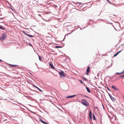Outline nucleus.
Listing matches in <instances>:
<instances>
[{
	"instance_id": "1",
	"label": "nucleus",
	"mask_w": 124,
	"mask_h": 124,
	"mask_svg": "<svg viewBox=\"0 0 124 124\" xmlns=\"http://www.w3.org/2000/svg\"><path fill=\"white\" fill-rule=\"evenodd\" d=\"M81 103L85 106H87L89 105L88 102L85 100L83 99L81 101Z\"/></svg>"
},
{
	"instance_id": "2",
	"label": "nucleus",
	"mask_w": 124,
	"mask_h": 124,
	"mask_svg": "<svg viewBox=\"0 0 124 124\" xmlns=\"http://www.w3.org/2000/svg\"><path fill=\"white\" fill-rule=\"evenodd\" d=\"M6 35L5 33H3L2 34L1 37L0 38V40L1 41H3L6 38Z\"/></svg>"
},
{
	"instance_id": "3",
	"label": "nucleus",
	"mask_w": 124,
	"mask_h": 124,
	"mask_svg": "<svg viewBox=\"0 0 124 124\" xmlns=\"http://www.w3.org/2000/svg\"><path fill=\"white\" fill-rule=\"evenodd\" d=\"M59 74L61 78H63L65 77V74L62 71L59 72Z\"/></svg>"
},
{
	"instance_id": "4",
	"label": "nucleus",
	"mask_w": 124,
	"mask_h": 124,
	"mask_svg": "<svg viewBox=\"0 0 124 124\" xmlns=\"http://www.w3.org/2000/svg\"><path fill=\"white\" fill-rule=\"evenodd\" d=\"M89 118L91 120L92 119V112L91 111H89Z\"/></svg>"
},
{
	"instance_id": "5",
	"label": "nucleus",
	"mask_w": 124,
	"mask_h": 124,
	"mask_svg": "<svg viewBox=\"0 0 124 124\" xmlns=\"http://www.w3.org/2000/svg\"><path fill=\"white\" fill-rule=\"evenodd\" d=\"M90 67L88 66L86 70V74H88L90 72Z\"/></svg>"
},
{
	"instance_id": "6",
	"label": "nucleus",
	"mask_w": 124,
	"mask_h": 124,
	"mask_svg": "<svg viewBox=\"0 0 124 124\" xmlns=\"http://www.w3.org/2000/svg\"><path fill=\"white\" fill-rule=\"evenodd\" d=\"M39 120L41 122L43 123L44 124H48V123L45 122V121H43V120L41 119H40Z\"/></svg>"
},
{
	"instance_id": "7",
	"label": "nucleus",
	"mask_w": 124,
	"mask_h": 124,
	"mask_svg": "<svg viewBox=\"0 0 124 124\" xmlns=\"http://www.w3.org/2000/svg\"><path fill=\"white\" fill-rule=\"evenodd\" d=\"M109 95L113 101H114L116 100V99L112 97L109 94Z\"/></svg>"
},
{
	"instance_id": "8",
	"label": "nucleus",
	"mask_w": 124,
	"mask_h": 124,
	"mask_svg": "<svg viewBox=\"0 0 124 124\" xmlns=\"http://www.w3.org/2000/svg\"><path fill=\"white\" fill-rule=\"evenodd\" d=\"M49 66L51 67V68L52 69H54L55 68L54 67V66L52 64L50 63H49Z\"/></svg>"
},
{
	"instance_id": "9",
	"label": "nucleus",
	"mask_w": 124,
	"mask_h": 124,
	"mask_svg": "<svg viewBox=\"0 0 124 124\" xmlns=\"http://www.w3.org/2000/svg\"><path fill=\"white\" fill-rule=\"evenodd\" d=\"M9 65L11 67H13L15 68L17 66V65L11 64H9Z\"/></svg>"
},
{
	"instance_id": "10",
	"label": "nucleus",
	"mask_w": 124,
	"mask_h": 124,
	"mask_svg": "<svg viewBox=\"0 0 124 124\" xmlns=\"http://www.w3.org/2000/svg\"><path fill=\"white\" fill-rule=\"evenodd\" d=\"M75 95H74L71 96H68L66 97V98H70L74 97L75 96Z\"/></svg>"
},
{
	"instance_id": "11",
	"label": "nucleus",
	"mask_w": 124,
	"mask_h": 124,
	"mask_svg": "<svg viewBox=\"0 0 124 124\" xmlns=\"http://www.w3.org/2000/svg\"><path fill=\"white\" fill-rule=\"evenodd\" d=\"M121 51V50L117 52L114 55L113 57H114L116 56Z\"/></svg>"
},
{
	"instance_id": "12",
	"label": "nucleus",
	"mask_w": 124,
	"mask_h": 124,
	"mask_svg": "<svg viewBox=\"0 0 124 124\" xmlns=\"http://www.w3.org/2000/svg\"><path fill=\"white\" fill-rule=\"evenodd\" d=\"M112 88L114 89L115 90H118V89L116 88V87L115 86H112Z\"/></svg>"
},
{
	"instance_id": "13",
	"label": "nucleus",
	"mask_w": 124,
	"mask_h": 124,
	"mask_svg": "<svg viewBox=\"0 0 124 124\" xmlns=\"http://www.w3.org/2000/svg\"><path fill=\"white\" fill-rule=\"evenodd\" d=\"M25 35H26L28 36L29 37H33V35H30L28 34L27 33H25Z\"/></svg>"
},
{
	"instance_id": "14",
	"label": "nucleus",
	"mask_w": 124,
	"mask_h": 124,
	"mask_svg": "<svg viewBox=\"0 0 124 124\" xmlns=\"http://www.w3.org/2000/svg\"><path fill=\"white\" fill-rule=\"evenodd\" d=\"M86 88L87 91L89 93L91 92L90 90L89 89V88L87 87H86Z\"/></svg>"
},
{
	"instance_id": "15",
	"label": "nucleus",
	"mask_w": 124,
	"mask_h": 124,
	"mask_svg": "<svg viewBox=\"0 0 124 124\" xmlns=\"http://www.w3.org/2000/svg\"><path fill=\"white\" fill-rule=\"evenodd\" d=\"M36 88H37V89H38L39 91H40L41 92H42V90H40V89H39V88L38 87H37V86H34Z\"/></svg>"
},
{
	"instance_id": "16",
	"label": "nucleus",
	"mask_w": 124,
	"mask_h": 124,
	"mask_svg": "<svg viewBox=\"0 0 124 124\" xmlns=\"http://www.w3.org/2000/svg\"><path fill=\"white\" fill-rule=\"evenodd\" d=\"M93 119L94 120H96L95 116L94 115V114H93Z\"/></svg>"
},
{
	"instance_id": "17",
	"label": "nucleus",
	"mask_w": 124,
	"mask_h": 124,
	"mask_svg": "<svg viewBox=\"0 0 124 124\" xmlns=\"http://www.w3.org/2000/svg\"><path fill=\"white\" fill-rule=\"evenodd\" d=\"M124 71H123L121 73H116V74H121L123 73H124Z\"/></svg>"
},
{
	"instance_id": "18",
	"label": "nucleus",
	"mask_w": 124,
	"mask_h": 124,
	"mask_svg": "<svg viewBox=\"0 0 124 124\" xmlns=\"http://www.w3.org/2000/svg\"><path fill=\"white\" fill-rule=\"evenodd\" d=\"M0 29L2 30H4L5 29V28H4L3 26H0Z\"/></svg>"
},
{
	"instance_id": "19",
	"label": "nucleus",
	"mask_w": 124,
	"mask_h": 124,
	"mask_svg": "<svg viewBox=\"0 0 124 124\" xmlns=\"http://www.w3.org/2000/svg\"><path fill=\"white\" fill-rule=\"evenodd\" d=\"M56 48H61L62 47L60 46H57L55 47Z\"/></svg>"
},
{
	"instance_id": "20",
	"label": "nucleus",
	"mask_w": 124,
	"mask_h": 124,
	"mask_svg": "<svg viewBox=\"0 0 124 124\" xmlns=\"http://www.w3.org/2000/svg\"><path fill=\"white\" fill-rule=\"evenodd\" d=\"M80 82L82 84H83V82H82V80H80Z\"/></svg>"
},
{
	"instance_id": "21",
	"label": "nucleus",
	"mask_w": 124,
	"mask_h": 124,
	"mask_svg": "<svg viewBox=\"0 0 124 124\" xmlns=\"http://www.w3.org/2000/svg\"><path fill=\"white\" fill-rule=\"evenodd\" d=\"M84 79L85 81H86L87 80V79L85 78H84Z\"/></svg>"
},
{
	"instance_id": "22",
	"label": "nucleus",
	"mask_w": 124,
	"mask_h": 124,
	"mask_svg": "<svg viewBox=\"0 0 124 124\" xmlns=\"http://www.w3.org/2000/svg\"><path fill=\"white\" fill-rule=\"evenodd\" d=\"M105 62L106 63H108V62L107 61H105Z\"/></svg>"
},
{
	"instance_id": "23",
	"label": "nucleus",
	"mask_w": 124,
	"mask_h": 124,
	"mask_svg": "<svg viewBox=\"0 0 124 124\" xmlns=\"http://www.w3.org/2000/svg\"><path fill=\"white\" fill-rule=\"evenodd\" d=\"M39 60L40 61V59H41V58L40 57V56H39Z\"/></svg>"
},
{
	"instance_id": "24",
	"label": "nucleus",
	"mask_w": 124,
	"mask_h": 124,
	"mask_svg": "<svg viewBox=\"0 0 124 124\" xmlns=\"http://www.w3.org/2000/svg\"><path fill=\"white\" fill-rule=\"evenodd\" d=\"M0 61H2L0 59Z\"/></svg>"
},
{
	"instance_id": "25",
	"label": "nucleus",
	"mask_w": 124,
	"mask_h": 124,
	"mask_svg": "<svg viewBox=\"0 0 124 124\" xmlns=\"http://www.w3.org/2000/svg\"><path fill=\"white\" fill-rule=\"evenodd\" d=\"M124 77V75H123L122 76V77Z\"/></svg>"
},
{
	"instance_id": "26",
	"label": "nucleus",
	"mask_w": 124,
	"mask_h": 124,
	"mask_svg": "<svg viewBox=\"0 0 124 124\" xmlns=\"http://www.w3.org/2000/svg\"><path fill=\"white\" fill-rule=\"evenodd\" d=\"M95 108H98V107H95Z\"/></svg>"
},
{
	"instance_id": "27",
	"label": "nucleus",
	"mask_w": 124,
	"mask_h": 124,
	"mask_svg": "<svg viewBox=\"0 0 124 124\" xmlns=\"http://www.w3.org/2000/svg\"><path fill=\"white\" fill-rule=\"evenodd\" d=\"M108 90H109V88H108Z\"/></svg>"
},
{
	"instance_id": "28",
	"label": "nucleus",
	"mask_w": 124,
	"mask_h": 124,
	"mask_svg": "<svg viewBox=\"0 0 124 124\" xmlns=\"http://www.w3.org/2000/svg\"><path fill=\"white\" fill-rule=\"evenodd\" d=\"M39 16H40V14H39Z\"/></svg>"
},
{
	"instance_id": "29",
	"label": "nucleus",
	"mask_w": 124,
	"mask_h": 124,
	"mask_svg": "<svg viewBox=\"0 0 124 124\" xmlns=\"http://www.w3.org/2000/svg\"><path fill=\"white\" fill-rule=\"evenodd\" d=\"M109 67H108V68Z\"/></svg>"
}]
</instances>
